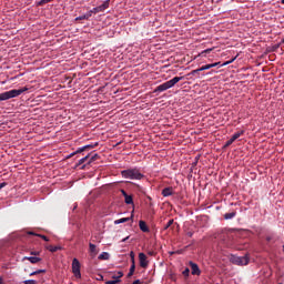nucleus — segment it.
Here are the masks:
<instances>
[{
    "mask_svg": "<svg viewBox=\"0 0 284 284\" xmlns=\"http://www.w3.org/2000/svg\"><path fill=\"white\" fill-rule=\"evenodd\" d=\"M172 225H174V220H170L166 225L164 226V230H170V227H172Z\"/></svg>",
    "mask_w": 284,
    "mask_h": 284,
    "instance_id": "nucleus-28",
    "label": "nucleus"
},
{
    "mask_svg": "<svg viewBox=\"0 0 284 284\" xmlns=\"http://www.w3.org/2000/svg\"><path fill=\"white\" fill-rule=\"evenodd\" d=\"M90 17H92V12L89 11V12L84 13L83 16L75 18V21L88 20V19H90Z\"/></svg>",
    "mask_w": 284,
    "mask_h": 284,
    "instance_id": "nucleus-16",
    "label": "nucleus"
},
{
    "mask_svg": "<svg viewBox=\"0 0 284 284\" xmlns=\"http://www.w3.org/2000/svg\"><path fill=\"white\" fill-rule=\"evenodd\" d=\"M266 241L270 243V241H272V236H266Z\"/></svg>",
    "mask_w": 284,
    "mask_h": 284,
    "instance_id": "nucleus-41",
    "label": "nucleus"
},
{
    "mask_svg": "<svg viewBox=\"0 0 284 284\" xmlns=\"http://www.w3.org/2000/svg\"><path fill=\"white\" fill-rule=\"evenodd\" d=\"M81 170H85V165H83V166L81 168Z\"/></svg>",
    "mask_w": 284,
    "mask_h": 284,
    "instance_id": "nucleus-45",
    "label": "nucleus"
},
{
    "mask_svg": "<svg viewBox=\"0 0 284 284\" xmlns=\"http://www.w3.org/2000/svg\"><path fill=\"white\" fill-rule=\"evenodd\" d=\"M186 236H189V239H192V236H194V233H192L191 231H189V232L186 233Z\"/></svg>",
    "mask_w": 284,
    "mask_h": 284,
    "instance_id": "nucleus-39",
    "label": "nucleus"
},
{
    "mask_svg": "<svg viewBox=\"0 0 284 284\" xmlns=\"http://www.w3.org/2000/svg\"><path fill=\"white\" fill-rule=\"evenodd\" d=\"M210 52H212V49H206L202 52V54H210Z\"/></svg>",
    "mask_w": 284,
    "mask_h": 284,
    "instance_id": "nucleus-37",
    "label": "nucleus"
},
{
    "mask_svg": "<svg viewBox=\"0 0 284 284\" xmlns=\"http://www.w3.org/2000/svg\"><path fill=\"white\" fill-rule=\"evenodd\" d=\"M99 159H101V156L99 154H93L90 159H89V162H88V165L94 163V161H99Z\"/></svg>",
    "mask_w": 284,
    "mask_h": 284,
    "instance_id": "nucleus-20",
    "label": "nucleus"
},
{
    "mask_svg": "<svg viewBox=\"0 0 284 284\" xmlns=\"http://www.w3.org/2000/svg\"><path fill=\"white\" fill-rule=\"evenodd\" d=\"M130 256H131V262H132V264H134V251H131V252H130Z\"/></svg>",
    "mask_w": 284,
    "mask_h": 284,
    "instance_id": "nucleus-36",
    "label": "nucleus"
},
{
    "mask_svg": "<svg viewBox=\"0 0 284 284\" xmlns=\"http://www.w3.org/2000/svg\"><path fill=\"white\" fill-rule=\"evenodd\" d=\"M0 284H3V278L0 277Z\"/></svg>",
    "mask_w": 284,
    "mask_h": 284,
    "instance_id": "nucleus-44",
    "label": "nucleus"
},
{
    "mask_svg": "<svg viewBox=\"0 0 284 284\" xmlns=\"http://www.w3.org/2000/svg\"><path fill=\"white\" fill-rule=\"evenodd\" d=\"M132 284H143V282H141V280H135Z\"/></svg>",
    "mask_w": 284,
    "mask_h": 284,
    "instance_id": "nucleus-40",
    "label": "nucleus"
},
{
    "mask_svg": "<svg viewBox=\"0 0 284 284\" xmlns=\"http://www.w3.org/2000/svg\"><path fill=\"white\" fill-rule=\"evenodd\" d=\"M100 261H109L110 260V253L108 252H102L99 257Z\"/></svg>",
    "mask_w": 284,
    "mask_h": 284,
    "instance_id": "nucleus-17",
    "label": "nucleus"
},
{
    "mask_svg": "<svg viewBox=\"0 0 284 284\" xmlns=\"http://www.w3.org/2000/svg\"><path fill=\"white\" fill-rule=\"evenodd\" d=\"M38 274H45V270H37L29 274V276H37Z\"/></svg>",
    "mask_w": 284,
    "mask_h": 284,
    "instance_id": "nucleus-26",
    "label": "nucleus"
},
{
    "mask_svg": "<svg viewBox=\"0 0 284 284\" xmlns=\"http://www.w3.org/2000/svg\"><path fill=\"white\" fill-rule=\"evenodd\" d=\"M131 219H132V216L131 217H122V219L115 220L114 224L121 225V223H128V221H130Z\"/></svg>",
    "mask_w": 284,
    "mask_h": 284,
    "instance_id": "nucleus-18",
    "label": "nucleus"
},
{
    "mask_svg": "<svg viewBox=\"0 0 284 284\" xmlns=\"http://www.w3.org/2000/svg\"><path fill=\"white\" fill-rule=\"evenodd\" d=\"M45 247L47 250H49V252H52V253L59 252V250H61V246L47 245Z\"/></svg>",
    "mask_w": 284,
    "mask_h": 284,
    "instance_id": "nucleus-24",
    "label": "nucleus"
},
{
    "mask_svg": "<svg viewBox=\"0 0 284 284\" xmlns=\"http://www.w3.org/2000/svg\"><path fill=\"white\" fill-rule=\"evenodd\" d=\"M128 239H130V236H126L122 240V243H125V241H128Z\"/></svg>",
    "mask_w": 284,
    "mask_h": 284,
    "instance_id": "nucleus-42",
    "label": "nucleus"
},
{
    "mask_svg": "<svg viewBox=\"0 0 284 284\" xmlns=\"http://www.w3.org/2000/svg\"><path fill=\"white\" fill-rule=\"evenodd\" d=\"M183 276H190V268H185L183 272H182Z\"/></svg>",
    "mask_w": 284,
    "mask_h": 284,
    "instance_id": "nucleus-33",
    "label": "nucleus"
},
{
    "mask_svg": "<svg viewBox=\"0 0 284 284\" xmlns=\"http://www.w3.org/2000/svg\"><path fill=\"white\" fill-rule=\"evenodd\" d=\"M217 65H221V62H214V63H211V64H205V65H202L200 68V70L205 71V70H211V68H216Z\"/></svg>",
    "mask_w": 284,
    "mask_h": 284,
    "instance_id": "nucleus-12",
    "label": "nucleus"
},
{
    "mask_svg": "<svg viewBox=\"0 0 284 284\" xmlns=\"http://www.w3.org/2000/svg\"><path fill=\"white\" fill-rule=\"evenodd\" d=\"M190 265H191V274H193V276H201V268H199V264L194 262H190Z\"/></svg>",
    "mask_w": 284,
    "mask_h": 284,
    "instance_id": "nucleus-10",
    "label": "nucleus"
},
{
    "mask_svg": "<svg viewBox=\"0 0 284 284\" xmlns=\"http://www.w3.org/2000/svg\"><path fill=\"white\" fill-rule=\"evenodd\" d=\"M112 278L115 281H121V278H123V272L119 271L116 274L112 275Z\"/></svg>",
    "mask_w": 284,
    "mask_h": 284,
    "instance_id": "nucleus-25",
    "label": "nucleus"
},
{
    "mask_svg": "<svg viewBox=\"0 0 284 284\" xmlns=\"http://www.w3.org/2000/svg\"><path fill=\"white\" fill-rule=\"evenodd\" d=\"M179 81H183V77H174L173 79L158 85L154 89V92H165V90H170V88H174Z\"/></svg>",
    "mask_w": 284,
    "mask_h": 284,
    "instance_id": "nucleus-3",
    "label": "nucleus"
},
{
    "mask_svg": "<svg viewBox=\"0 0 284 284\" xmlns=\"http://www.w3.org/2000/svg\"><path fill=\"white\" fill-rule=\"evenodd\" d=\"M243 134H245V131H243V130L239 131V132L234 133L231 139H233V141H236V139H241V136H243Z\"/></svg>",
    "mask_w": 284,
    "mask_h": 284,
    "instance_id": "nucleus-19",
    "label": "nucleus"
},
{
    "mask_svg": "<svg viewBox=\"0 0 284 284\" xmlns=\"http://www.w3.org/2000/svg\"><path fill=\"white\" fill-rule=\"evenodd\" d=\"M121 192L122 196H124V203H126V205H134V199L132 197V195H129L125 190H121Z\"/></svg>",
    "mask_w": 284,
    "mask_h": 284,
    "instance_id": "nucleus-9",
    "label": "nucleus"
},
{
    "mask_svg": "<svg viewBox=\"0 0 284 284\" xmlns=\"http://www.w3.org/2000/svg\"><path fill=\"white\" fill-rule=\"evenodd\" d=\"M174 194V189L165 187L162 190V196H172Z\"/></svg>",
    "mask_w": 284,
    "mask_h": 284,
    "instance_id": "nucleus-13",
    "label": "nucleus"
},
{
    "mask_svg": "<svg viewBox=\"0 0 284 284\" xmlns=\"http://www.w3.org/2000/svg\"><path fill=\"white\" fill-rule=\"evenodd\" d=\"M30 254H31V256H39V254H41V252H39V251H31Z\"/></svg>",
    "mask_w": 284,
    "mask_h": 284,
    "instance_id": "nucleus-34",
    "label": "nucleus"
},
{
    "mask_svg": "<svg viewBox=\"0 0 284 284\" xmlns=\"http://www.w3.org/2000/svg\"><path fill=\"white\" fill-rule=\"evenodd\" d=\"M109 8H110V0H106L101 6L91 9L90 12H91V16L99 14V12H104V10H108Z\"/></svg>",
    "mask_w": 284,
    "mask_h": 284,
    "instance_id": "nucleus-6",
    "label": "nucleus"
},
{
    "mask_svg": "<svg viewBox=\"0 0 284 284\" xmlns=\"http://www.w3.org/2000/svg\"><path fill=\"white\" fill-rule=\"evenodd\" d=\"M139 227L141 232H150V227H148V224L143 220L139 222Z\"/></svg>",
    "mask_w": 284,
    "mask_h": 284,
    "instance_id": "nucleus-14",
    "label": "nucleus"
},
{
    "mask_svg": "<svg viewBox=\"0 0 284 284\" xmlns=\"http://www.w3.org/2000/svg\"><path fill=\"white\" fill-rule=\"evenodd\" d=\"M97 145H99V142L79 148L75 152L71 153L70 156H74V154H81V152H85L88 150H94V148H97Z\"/></svg>",
    "mask_w": 284,
    "mask_h": 284,
    "instance_id": "nucleus-7",
    "label": "nucleus"
},
{
    "mask_svg": "<svg viewBox=\"0 0 284 284\" xmlns=\"http://www.w3.org/2000/svg\"><path fill=\"white\" fill-rule=\"evenodd\" d=\"M29 234L31 236H39L40 239H42L43 241H47V242L50 241V239L48 236H45V235L37 234L34 232H29Z\"/></svg>",
    "mask_w": 284,
    "mask_h": 284,
    "instance_id": "nucleus-23",
    "label": "nucleus"
},
{
    "mask_svg": "<svg viewBox=\"0 0 284 284\" xmlns=\"http://www.w3.org/2000/svg\"><path fill=\"white\" fill-rule=\"evenodd\" d=\"M88 159H90V153L87 154L84 158L80 159L78 162V165H83V163H85V161H88Z\"/></svg>",
    "mask_w": 284,
    "mask_h": 284,
    "instance_id": "nucleus-27",
    "label": "nucleus"
},
{
    "mask_svg": "<svg viewBox=\"0 0 284 284\" xmlns=\"http://www.w3.org/2000/svg\"><path fill=\"white\" fill-rule=\"evenodd\" d=\"M72 272L75 278H81V263L78 258H73L72 261Z\"/></svg>",
    "mask_w": 284,
    "mask_h": 284,
    "instance_id": "nucleus-5",
    "label": "nucleus"
},
{
    "mask_svg": "<svg viewBox=\"0 0 284 284\" xmlns=\"http://www.w3.org/2000/svg\"><path fill=\"white\" fill-rule=\"evenodd\" d=\"M199 72H203V70H201V68H200V69H196V70H193V71L191 72V74H199Z\"/></svg>",
    "mask_w": 284,
    "mask_h": 284,
    "instance_id": "nucleus-35",
    "label": "nucleus"
},
{
    "mask_svg": "<svg viewBox=\"0 0 284 284\" xmlns=\"http://www.w3.org/2000/svg\"><path fill=\"white\" fill-rule=\"evenodd\" d=\"M234 216H236V211H232L231 213H225L224 214V219L226 221H230L231 219H234Z\"/></svg>",
    "mask_w": 284,
    "mask_h": 284,
    "instance_id": "nucleus-21",
    "label": "nucleus"
},
{
    "mask_svg": "<svg viewBox=\"0 0 284 284\" xmlns=\"http://www.w3.org/2000/svg\"><path fill=\"white\" fill-rule=\"evenodd\" d=\"M6 185H8V183H6V182L0 183V190H3V187H6Z\"/></svg>",
    "mask_w": 284,
    "mask_h": 284,
    "instance_id": "nucleus-38",
    "label": "nucleus"
},
{
    "mask_svg": "<svg viewBox=\"0 0 284 284\" xmlns=\"http://www.w3.org/2000/svg\"><path fill=\"white\" fill-rule=\"evenodd\" d=\"M98 281H103V275H99Z\"/></svg>",
    "mask_w": 284,
    "mask_h": 284,
    "instance_id": "nucleus-43",
    "label": "nucleus"
},
{
    "mask_svg": "<svg viewBox=\"0 0 284 284\" xmlns=\"http://www.w3.org/2000/svg\"><path fill=\"white\" fill-rule=\"evenodd\" d=\"M135 270H136V264L133 262V264L131 265L130 271L128 273V278H130L131 276L134 275Z\"/></svg>",
    "mask_w": 284,
    "mask_h": 284,
    "instance_id": "nucleus-22",
    "label": "nucleus"
},
{
    "mask_svg": "<svg viewBox=\"0 0 284 284\" xmlns=\"http://www.w3.org/2000/svg\"><path fill=\"white\" fill-rule=\"evenodd\" d=\"M139 261H140V267H143L144 270L148 267V255L145 253H139Z\"/></svg>",
    "mask_w": 284,
    "mask_h": 284,
    "instance_id": "nucleus-8",
    "label": "nucleus"
},
{
    "mask_svg": "<svg viewBox=\"0 0 284 284\" xmlns=\"http://www.w3.org/2000/svg\"><path fill=\"white\" fill-rule=\"evenodd\" d=\"M89 250H90L92 256H97V254H99V248H97V245H94L92 243L89 244Z\"/></svg>",
    "mask_w": 284,
    "mask_h": 284,
    "instance_id": "nucleus-15",
    "label": "nucleus"
},
{
    "mask_svg": "<svg viewBox=\"0 0 284 284\" xmlns=\"http://www.w3.org/2000/svg\"><path fill=\"white\" fill-rule=\"evenodd\" d=\"M119 283H121V280H111L105 282V284H119Z\"/></svg>",
    "mask_w": 284,
    "mask_h": 284,
    "instance_id": "nucleus-29",
    "label": "nucleus"
},
{
    "mask_svg": "<svg viewBox=\"0 0 284 284\" xmlns=\"http://www.w3.org/2000/svg\"><path fill=\"white\" fill-rule=\"evenodd\" d=\"M281 3L284 6V0H281Z\"/></svg>",
    "mask_w": 284,
    "mask_h": 284,
    "instance_id": "nucleus-46",
    "label": "nucleus"
},
{
    "mask_svg": "<svg viewBox=\"0 0 284 284\" xmlns=\"http://www.w3.org/2000/svg\"><path fill=\"white\" fill-rule=\"evenodd\" d=\"M234 61H236V58H233L232 60L226 61V62H224V63L221 64V65H230V63H234Z\"/></svg>",
    "mask_w": 284,
    "mask_h": 284,
    "instance_id": "nucleus-32",
    "label": "nucleus"
},
{
    "mask_svg": "<svg viewBox=\"0 0 284 284\" xmlns=\"http://www.w3.org/2000/svg\"><path fill=\"white\" fill-rule=\"evenodd\" d=\"M23 261H29L30 263H32V265H37V263H41V257H37V256H24Z\"/></svg>",
    "mask_w": 284,
    "mask_h": 284,
    "instance_id": "nucleus-11",
    "label": "nucleus"
},
{
    "mask_svg": "<svg viewBox=\"0 0 284 284\" xmlns=\"http://www.w3.org/2000/svg\"><path fill=\"white\" fill-rule=\"evenodd\" d=\"M231 263H233L234 265H247L250 263V257H247V255L232 256Z\"/></svg>",
    "mask_w": 284,
    "mask_h": 284,
    "instance_id": "nucleus-4",
    "label": "nucleus"
},
{
    "mask_svg": "<svg viewBox=\"0 0 284 284\" xmlns=\"http://www.w3.org/2000/svg\"><path fill=\"white\" fill-rule=\"evenodd\" d=\"M234 143V140L231 138L229 141L225 142L224 148H230Z\"/></svg>",
    "mask_w": 284,
    "mask_h": 284,
    "instance_id": "nucleus-30",
    "label": "nucleus"
},
{
    "mask_svg": "<svg viewBox=\"0 0 284 284\" xmlns=\"http://www.w3.org/2000/svg\"><path fill=\"white\" fill-rule=\"evenodd\" d=\"M22 283L23 284H37V281H34V280H26Z\"/></svg>",
    "mask_w": 284,
    "mask_h": 284,
    "instance_id": "nucleus-31",
    "label": "nucleus"
},
{
    "mask_svg": "<svg viewBox=\"0 0 284 284\" xmlns=\"http://www.w3.org/2000/svg\"><path fill=\"white\" fill-rule=\"evenodd\" d=\"M121 175L123 179H131L132 181H141V179L144 176L143 173H141V171L136 168L123 170L121 171Z\"/></svg>",
    "mask_w": 284,
    "mask_h": 284,
    "instance_id": "nucleus-1",
    "label": "nucleus"
},
{
    "mask_svg": "<svg viewBox=\"0 0 284 284\" xmlns=\"http://www.w3.org/2000/svg\"><path fill=\"white\" fill-rule=\"evenodd\" d=\"M23 92H28V88L22 89H13L3 93H0V101H8L10 99H16V97H20Z\"/></svg>",
    "mask_w": 284,
    "mask_h": 284,
    "instance_id": "nucleus-2",
    "label": "nucleus"
}]
</instances>
